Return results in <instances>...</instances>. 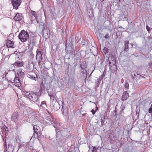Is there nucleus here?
I'll return each mask as SVG.
<instances>
[{"label":"nucleus","instance_id":"obj_1","mask_svg":"<svg viewBox=\"0 0 152 152\" xmlns=\"http://www.w3.org/2000/svg\"><path fill=\"white\" fill-rule=\"evenodd\" d=\"M37 114L34 111H30L28 113V116L29 118V121L31 123H35L37 125H50L53 124V121H52V118H49V119H46L48 121L47 122L46 120L41 121H38V117L36 116Z\"/></svg>","mask_w":152,"mask_h":152},{"label":"nucleus","instance_id":"obj_2","mask_svg":"<svg viewBox=\"0 0 152 152\" xmlns=\"http://www.w3.org/2000/svg\"><path fill=\"white\" fill-rule=\"evenodd\" d=\"M42 91H39L38 92H31L29 93L26 92L25 95L31 101L35 102L37 104V102H39V96L41 95Z\"/></svg>","mask_w":152,"mask_h":152},{"label":"nucleus","instance_id":"obj_3","mask_svg":"<svg viewBox=\"0 0 152 152\" xmlns=\"http://www.w3.org/2000/svg\"><path fill=\"white\" fill-rule=\"evenodd\" d=\"M28 33L24 30H22L19 33L18 37L22 42H25L27 40L29 37Z\"/></svg>","mask_w":152,"mask_h":152},{"label":"nucleus","instance_id":"obj_4","mask_svg":"<svg viewBox=\"0 0 152 152\" xmlns=\"http://www.w3.org/2000/svg\"><path fill=\"white\" fill-rule=\"evenodd\" d=\"M80 68L81 69V75L82 77L86 79L87 76V71L86 69V67L83 65L80 64Z\"/></svg>","mask_w":152,"mask_h":152},{"label":"nucleus","instance_id":"obj_5","mask_svg":"<svg viewBox=\"0 0 152 152\" xmlns=\"http://www.w3.org/2000/svg\"><path fill=\"white\" fill-rule=\"evenodd\" d=\"M31 35H30L28 38V42L29 45H32V46L35 45L36 41L35 40V37L34 34L31 33Z\"/></svg>","mask_w":152,"mask_h":152},{"label":"nucleus","instance_id":"obj_6","mask_svg":"<svg viewBox=\"0 0 152 152\" xmlns=\"http://www.w3.org/2000/svg\"><path fill=\"white\" fill-rule=\"evenodd\" d=\"M21 1L20 0H12V4L14 8L17 9L20 4Z\"/></svg>","mask_w":152,"mask_h":152},{"label":"nucleus","instance_id":"obj_7","mask_svg":"<svg viewBox=\"0 0 152 152\" xmlns=\"http://www.w3.org/2000/svg\"><path fill=\"white\" fill-rule=\"evenodd\" d=\"M18 114L17 112H14L12 115L11 118L12 120L14 122H16L18 119Z\"/></svg>","mask_w":152,"mask_h":152},{"label":"nucleus","instance_id":"obj_8","mask_svg":"<svg viewBox=\"0 0 152 152\" xmlns=\"http://www.w3.org/2000/svg\"><path fill=\"white\" fill-rule=\"evenodd\" d=\"M56 140H57L58 144H60L64 140V137L62 134H56Z\"/></svg>","mask_w":152,"mask_h":152},{"label":"nucleus","instance_id":"obj_9","mask_svg":"<svg viewBox=\"0 0 152 152\" xmlns=\"http://www.w3.org/2000/svg\"><path fill=\"white\" fill-rule=\"evenodd\" d=\"M23 18V16L22 14L17 13L13 18L15 21H19L21 20Z\"/></svg>","mask_w":152,"mask_h":152},{"label":"nucleus","instance_id":"obj_10","mask_svg":"<svg viewBox=\"0 0 152 152\" xmlns=\"http://www.w3.org/2000/svg\"><path fill=\"white\" fill-rule=\"evenodd\" d=\"M37 104L39 107H42L43 109H46L47 107L46 102L45 101H42L41 103L39 101L37 103Z\"/></svg>","mask_w":152,"mask_h":152},{"label":"nucleus","instance_id":"obj_11","mask_svg":"<svg viewBox=\"0 0 152 152\" xmlns=\"http://www.w3.org/2000/svg\"><path fill=\"white\" fill-rule=\"evenodd\" d=\"M67 70V74H68L69 76V75L70 76L71 75L72 76V73H74L75 72V68H74V67H70V68L69 66H68Z\"/></svg>","mask_w":152,"mask_h":152},{"label":"nucleus","instance_id":"obj_12","mask_svg":"<svg viewBox=\"0 0 152 152\" xmlns=\"http://www.w3.org/2000/svg\"><path fill=\"white\" fill-rule=\"evenodd\" d=\"M129 94L127 91H124L122 96V101L126 100L129 97Z\"/></svg>","mask_w":152,"mask_h":152},{"label":"nucleus","instance_id":"obj_13","mask_svg":"<svg viewBox=\"0 0 152 152\" xmlns=\"http://www.w3.org/2000/svg\"><path fill=\"white\" fill-rule=\"evenodd\" d=\"M17 74L16 75H18V77H21L22 78L24 77V73L22 71L21 69H19L17 70Z\"/></svg>","mask_w":152,"mask_h":152},{"label":"nucleus","instance_id":"obj_14","mask_svg":"<svg viewBox=\"0 0 152 152\" xmlns=\"http://www.w3.org/2000/svg\"><path fill=\"white\" fill-rule=\"evenodd\" d=\"M7 46L8 48H14L15 47V45L14 43L12 41L10 40H8L7 41Z\"/></svg>","mask_w":152,"mask_h":152},{"label":"nucleus","instance_id":"obj_15","mask_svg":"<svg viewBox=\"0 0 152 152\" xmlns=\"http://www.w3.org/2000/svg\"><path fill=\"white\" fill-rule=\"evenodd\" d=\"M34 133H38L39 132L40 129L39 126L34 125L33 126Z\"/></svg>","mask_w":152,"mask_h":152},{"label":"nucleus","instance_id":"obj_16","mask_svg":"<svg viewBox=\"0 0 152 152\" xmlns=\"http://www.w3.org/2000/svg\"><path fill=\"white\" fill-rule=\"evenodd\" d=\"M24 64V63L23 62L21 61L17 63H15L14 64H13V65L14 67L16 66V67L17 66L18 67H20L22 66Z\"/></svg>","mask_w":152,"mask_h":152},{"label":"nucleus","instance_id":"obj_17","mask_svg":"<svg viewBox=\"0 0 152 152\" xmlns=\"http://www.w3.org/2000/svg\"><path fill=\"white\" fill-rule=\"evenodd\" d=\"M129 43V41H125L124 49V51H125L126 52H127L129 50V45H128Z\"/></svg>","mask_w":152,"mask_h":152},{"label":"nucleus","instance_id":"obj_18","mask_svg":"<svg viewBox=\"0 0 152 152\" xmlns=\"http://www.w3.org/2000/svg\"><path fill=\"white\" fill-rule=\"evenodd\" d=\"M42 53L41 51H38L37 52V54L36 56V58L37 59H40L42 58Z\"/></svg>","mask_w":152,"mask_h":152},{"label":"nucleus","instance_id":"obj_19","mask_svg":"<svg viewBox=\"0 0 152 152\" xmlns=\"http://www.w3.org/2000/svg\"><path fill=\"white\" fill-rule=\"evenodd\" d=\"M1 130H2V132H5V133H7V132H8V129L7 126L4 125L3 126Z\"/></svg>","mask_w":152,"mask_h":152},{"label":"nucleus","instance_id":"obj_20","mask_svg":"<svg viewBox=\"0 0 152 152\" xmlns=\"http://www.w3.org/2000/svg\"><path fill=\"white\" fill-rule=\"evenodd\" d=\"M49 96H50V99L52 101H54V100H56V99L55 97V96H56V95L53 94L50 95L49 94Z\"/></svg>","mask_w":152,"mask_h":152},{"label":"nucleus","instance_id":"obj_21","mask_svg":"<svg viewBox=\"0 0 152 152\" xmlns=\"http://www.w3.org/2000/svg\"><path fill=\"white\" fill-rule=\"evenodd\" d=\"M5 135V138H3V140L4 141V147H6L7 146V143L6 141L7 140V135H6V134H4Z\"/></svg>","mask_w":152,"mask_h":152},{"label":"nucleus","instance_id":"obj_22","mask_svg":"<svg viewBox=\"0 0 152 152\" xmlns=\"http://www.w3.org/2000/svg\"><path fill=\"white\" fill-rule=\"evenodd\" d=\"M101 117V125H102L104 123V122L105 120V116L104 115H102L101 116H100Z\"/></svg>","mask_w":152,"mask_h":152},{"label":"nucleus","instance_id":"obj_23","mask_svg":"<svg viewBox=\"0 0 152 152\" xmlns=\"http://www.w3.org/2000/svg\"><path fill=\"white\" fill-rule=\"evenodd\" d=\"M27 76L28 77L30 78L31 79L36 80V77L32 75L28 74L27 75Z\"/></svg>","mask_w":152,"mask_h":152},{"label":"nucleus","instance_id":"obj_24","mask_svg":"<svg viewBox=\"0 0 152 152\" xmlns=\"http://www.w3.org/2000/svg\"><path fill=\"white\" fill-rule=\"evenodd\" d=\"M31 12L32 14V15L34 16V17L36 19L37 18V14L35 11L31 10Z\"/></svg>","mask_w":152,"mask_h":152},{"label":"nucleus","instance_id":"obj_25","mask_svg":"<svg viewBox=\"0 0 152 152\" xmlns=\"http://www.w3.org/2000/svg\"><path fill=\"white\" fill-rule=\"evenodd\" d=\"M102 79V78L101 77H99L96 81V83L98 86L100 84Z\"/></svg>","mask_w":152,"mask_h":152},{"label":"nucleus","instance_id":"obj_26","mask_svg":"<svg viewBox=\"0 0 152 152\" xmlns=\"http://www.w3.org/2000/svg\"><path fill=\"white\" fill-rule=\"evenodd\" d=\"M93 149L92 150L91 149V152H96V151L97 150L99 149V147L97 148L96 147H93Z\"/></svg>","mask_w":152,"mask_h":152},{"label":"nucleus","instance_id":"obj_27","mask_svg":"<svg viewBox=\"0 0 152 152\" xmlns=\"http://www.w3.org/2000/svg\"><path fill=\"white\" fill-rule=\"evenodd\" d=\"M33 134V135L32 137V138H37L38 139L37 134Z\"/></svg>","mask_w":152,"mask_h":152},{"label":"nucleus","instance_id":"obj_28","mask_svg":"<svg viewBox=\"0 0 152 152\" xmlns=\"http://www.w3.org/2000/svg\"><path fill=\"white\" fill-rule=\"evenodd\" d=\"M124 87L125 88H127V89H128L129 84L127 82H125V84H124Z\"/></svg>","mask_w":152,"mask_h":152},{"label":"nucleus","instance_id":"obj_29","mask_svg":"<svg viewBox=\"0 0 152 152\" xmlns=\"http://www.w3.org/2000/svg\"><path fill=\"white\" fill-rule=\"evenodd\" d=\"M99 151H100V152H102V151H103L104 150V149L103 148H102L101 147H99Z\"/></svg>","mask_w":152,"mask_h":152},{"label":"nucleus","instance_id":"obj_30","mask_svg":"<svg viewBox=\"0 0 152 152\" xmlns=\"http://www.w3.org/2000/svg\"><path fill=\"white\" fill-rule=\"evenodd\" d=\"M16 140L18 142H19L20 141V140L18 136H16Z\"/></svg>","mask_w":152,"mask_h":152},{"label":"nucleus","instance_id":"obj_31","mask_svg":"<svg viewBox=\"0 0 152 152\" xmlns=\"http://www.w3.org/2000/svg\"><path fill=\"white\" fill-rule=\"evenodd\" d=\"M104 38L106 39H108L109 38V36L108 35V34H106L104 37Z\"/></svg>","mask_w":152,"mask_h":152},{"label":"nucleus","instance_id":"obj_32","mask_svg":"<svg viewBox=\"0 0 152 152\" xmlns=\"http://www.w3.org/2000/svg\"><path fill=\"white\" fill-rule=\"evenodd\" d=\"M148 112L149 113H152V108L150 107L148 110Z\"/></svg>","mask_w":152,"mask_h":152},{"label":"nucleus","instance_id":"obj_33","mask_svg":"<svg viewBox=\"0 0 152 152\" xmlns=\"http://www.w3.org/2000/svg\"><path fill=\"white\" fill-rule=\"evenodd\" d=\"M91 112L92 113V114L94 115L96 112V111H94L93 109H92L91 110Z\"/></svg>","mask_w":152,"mask_h":152},{"label":"nucleus","instance_id":"obj_34","mask_svg":"<svg viewBox=\"0 0 152 152\" xmlns=\"http://www.w3.org/2000/svg\"><path fill=\"white\" fill-rule=\"evenodd\" d=\"M77 55L78 56H80V54L79 53H76L75 55V56H76V55Z\"/></svg>","mask_w":152,"mask_h":152},{"label":"nucleus","instance_id":"obj_35","mask_svg":"<svg viewBox=\"0 0 152 152\" xmlns=\"http://www.w3.org/2000/svg\"><path fill=\"white\" fill-rule=\"evenodd\" d=\"M109 64H114V63L115 62L113 61L112 62H110V61H109Z\"/></svg>","mask_w":152,"mask_h":152},{"label":"nucleus","instance_id":"obj_36","mask_svg":"<svg viewBox=\"0 0 152 152\" xmlns=\"http://www.w3.org/2000/svg\"><path fill=\"white\" fill-rule=\"evenodd\" d=\"M15 80H18V81H19V79H18V77H15Z\"/></svg>","mask_w":152,"mask_h":152},{"label":"nucleus","instance_id":"obj_37","mask_svg":"<svg viewBox=\"0 0 152 152\" xmlns=\"http://www.w3.org/2000/svg\"><path fill=\"white\" fill-rule=\"evenodd\" d=\"M38 139L39 140V138H40V137L41 136V134H37Z\"/></svg>","mask_w":152,"mask_h":152},{"label":"nucleus","instance_id":"obj_38","mask_svg":"<svg viewBox=\"0 0 152 152\" xmlns=\"http://www.w3.org/2000/svg\"><path fill=\"white\" fill-rule=\"evenodd\" d=\"M53 126L55 128H56V129H55L56 130V133H57L58 132H59V131H58V132H57V131L56 130V125H53Z\"/></svg>","mask_w":152,"mask_h":152},{"label":"nucleus","instance_id":"obj_39","mask_svg":"<svg viewBox=\"0 0 152 152\" xmlns=\"http://www.w3.org/2000/svg\"><path fill=\"white\" fill-rule=\"evenodd\" d=\"M146 28L147 29V30L148 31H149L150 30V29H149V28L148 26H146Z\"/></svg>","mask_w":152,"mask_h":152},{"label":"nucleus","instance_id":"obj_40","mask_svg":"<svg viewBox=\"0 0 152 152\" xmlns=\"http://www.w3.org/2000/svg\"><path fill=\"white\" fill-rule=\"evenodd\" d=\"M94 69L92 71V72H91V73L89 75V77L91 76V75L93 73V72H94Z\"/></svg>","mask_w":152,"mask_h":152},{"label":"nucleus","instance_id":"obj_41","mask_svg":"<svg viewBox=\"0 0 152 152\" xmlns=\"http://www.w3.org/2000/svg\"><path fill=\"white\" fill-rule=\"evenodd\" d=\"M91 149L90 148L89 149V150L88 151V152H91Z\"/></svg>","mask_w":152,"mask_h":152},{"label":"nucleus","instance_id":"obj_42","mask_svg":"<svg viewBox=\"0 0 152 152\" xmlns=\"http://www.w3.org/2000/svg\"><path fill=\"white\" fill-rule=\"evenodd\" d=\"M18 83V86H19V85H20V83L19 82Z\"/></svg>","mask_w":152,"mask_h":152},{"label":"nucleus","instance_id":"obj_43","mask_svg":"<svg viewBox=\"0 0 152 152\" xmlns=\"http://www.w3.org/2000/svg\"><path fill=\"white\" fill-rule=\"evenodd\" d=\"M119 28H122V26H119Z\"/></svg>","mask_w":152,"mask_h":152},{"label":"nucleus","instance_id":"obj_44","mask_svg":"<svg viewBox=\"0 0 152 152\" xmlns=\"http://www.w3.org/2000/svg\"><path fill=\"white\" fill-rule=\"evenodd\" d=\"M134 77L133 76H132V78L133 79H134Z\"/></svg>","mask_w":152,"mask_h":152},{"label":"nucleus","instance_id":"obj_45","mask_svg":"<svg viewBox=\"0 0 152 152\" xmlns=\"http://www.w3.org/2000/svg\"><path fill=\"white\" fill-rule=\"evenodd\" d=\"M3 134V135H1H1L2 136V137H3V135H4V133H3V134Z\"/></svg>","mask_w":152,"mask_h":152},{"label":"nucleus","instance_id":"obj_46","mask_svg":"<svg viewBox=\"0 0 152 152\" xmlns=\"http://www.w3.org/2000/svg\"><path fill=\"white\" fill-rule=\"evenodd\" d=\"M150 107L152 108V104H151Z\"/></svg>","mask_w":152,"mask_h":152},{"label":"nucleus","instance_id":"obj_47","mask_svg":"<svg viewBox=\"0 0 152 152\" xmlns=\"http://www.w3.org/2000/svg\"><path fill=\"white\" fill-rule=\"evenodd\" d=\"M96 110L98 109V107H96Z\"/></svg>","mask_w":152,"mask_h":152},{"label":"nucleus","instance_id":"obj_48","mask_svg":"<svg viewBox=\"0 0 152 152\" xmlns=\"http://www.w3.org/2000/svg\"><path fill=\"white\" fill-rule=\"evenodd\" d=\"M13 71H14V72L15 71V70L13 69Z\"/></svg>","mask_w":152,"mask_h":152},{"label":"nucleus","instance_id":"obj_49","mask_svg":"<svg viewBox=\"0 0 152 152\" xmlns=\"http://www.w3.org/2000/svg\"><path fill=\"white\" fill-rule=\"evenodd\" d=\"M114 112H116V110H114Z\"/></svg>","mask_w":152,"mask_h":152},{"label":"nucleus","instance_id":"obj_50","mask_svg":"<svg viewBox=\"0 0 152 152\" xmlns=\"http://www.w3.org/2000/svg\"><path fill=\"white\" fill-rule=\"evenodd\" d=\"M136 75L135 74H134V76H135Z\"/></svg>","mask_w":152,"mask_h":152},{"label":"nucleus","instance_id":"obj_51","mask_svg":"<svg viewBox=\"0 0 152 152\" xmlns=\"http://www.w3.org/2000/svg\"><path fill=\"white\" fill-rule=\"evenodd\" d=\"M55 82H57V81H55Z\"/></svg>","mask_w":152,"mask_h":152},{"label":"nucleus","instance_id":"obj_52","mask_svg":"<svg viewBox=\"0 0 152 152\" xmlns=\"http://www.w3.org/2000/svg\"><path fill=\"white\" fill-rule=\"evenodd\" d=\"M104 0H102V1H103Z\"/></svg>","mask_w":152,"mask_h":152}]
</instances>
